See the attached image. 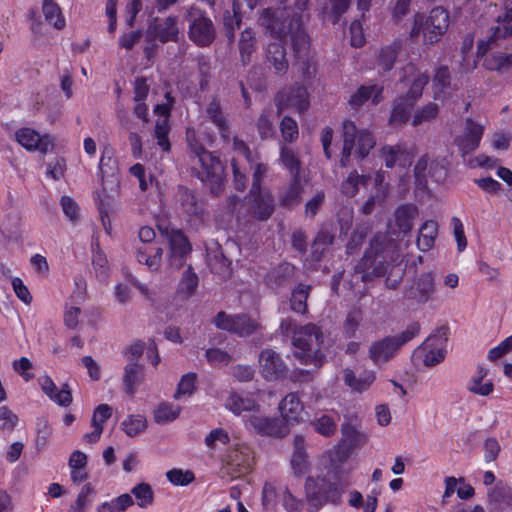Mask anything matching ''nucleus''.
<instances>
[{
	"instance_id": "obj_18",
	"label": "nucleus",
	"mask_w": 512,
	"mask_h": 512,
	"mask_svg": "<svg viewBox=\"0 0 512 512\" xmlns=\"http://www.w3.org/2000/svg\"><path fill=\"white\" fill-rule=\"evenodd\" d=\"M280 419L286 425L298 424L302 420L304 404L296 392L288 393L279 403Z\"/></svg>"
},
{
	"instance_id": "obj_37",
	"label": "nucleus",
	"mask_w": 512,
	"mask_h": 512,
	"mask_svg": "<svg viewBox=\"0 0 512 512\" xmlns=\"http://www.w3.org/2000/svg\"><path fill=\"white\" fill-rule=\"evenodd\" d=\"M302 194V186L300 177H292L290 184L285 187L279 196L281 206L292 207L300 202Z\"/></svg>"
},
{
	"instance_id": "obj_13",
	"label": "nucleus",
	"mask_w": 512,
	"mask_h": 512,
	"mask_svg": "<svg viewBox=\"0 0 512 512\" xmlns=\"http://www.w3.org/2000/svg\"><path fill=\"white\" fill-rule=\"evenodd\" d=\"M259 373L266 381H279L286 377L288 367L273 349H264L258 357Z\"/></svg>"
},
{
	"instance_id": "obj_35",
	"label": "nucleus",
	"mask_w": 512,
	"mask_h": 512,
	"mask_svg": "<svg viewBox=\"0 0 512 512\" xmlns=\"http://www.w3.org/2000/svg\"><path fill=\"white\" fill-rule=\"evenodd\" d=\"M177 202L182 211L190 217H197L202 213V204L196 199L192 192L185 188L178 190Z\"/></svg>"
},
{
	"instance_id": "obj_39",
	"label": "nucleus",
	"mask_w": 512,
	"mask_h": 512,
	"mask_svg": "<svg viewBox=\"0 0 512 512\" xmlns=\"http://www.w3.org/2000/svg\"><path fill=\"white\" fill-rule=\"evenodd\" d=\"M42 12L45 20L53 25L57 30L65 27L66 21L62 14L61 8L53 0H44L42 4Z\"/></svg>"
},
{
	"instance_id": "obj_8",
	"label": "nucleus",
	"mask_w": 512,
	"mask_h": 512,
	"mask_svg": "<svg viewBox=\"0 0 512 512\" xmlns=\"http://www.w3.org/2000/svg\"><path fill=\"white\" fill-rule=\"evenodd\" d=\"M420 331V324L413 322L400 334L383 338L374 342L369 349V357L376 365L387 363L398 349L414 338Z\"/></svg>"
},
{
	"instance_id": "obj_24",
	"label": "nucleus",
	"mask_w": 512,
	"mask_h": 512,
	"mask_svg": "<svg viewBox=\"0 0 512 512\" xmlns=\"http://www.w3.org/2000/svg\"><path fill=\"white\" fill-rule=\"evenodd\" d=\"M381 157L387 168L396 166L405 168L412 164L413 154L401 145L384 146L381 149Z\"/></svg>"
},
{
	"instance_id": "obj_26",
	"label": "nucleus",
	"mask_w": 512,
	"mask_h": 512,
	"mask_svg": "<svg viewBox=\"0 0 512 512\" xmlns=\"http://www.w3.org/2000/svg\"><path fill=\"white\" fill-rule=\"evenodd\" d=\"M123 389L128 395H134L144 382V367L137 362H128L124 367Z\"/></svg>"
},
{
	"instance_id": "obj_57",
	"label": "nucleus",
	"mask_w": 512,
	"mask_h": 512,
	"mask_svg": "<svg viewBox=\"0 0 512 512\" xmlns=\"http://www.w3.org/2000/svg\"><path fill=\"white\" fill-rule=\"evenodd\" d=\"M512 36V9L506 8L502 18H499L497 26L494 28L491 40H497Z\"/></svg>"
},
{
	"instance_id": "obj_64",
	"label": "nucleus",
	"mask_w": 512,
	"mask_h": 512,
	"mask_svg": "<svg viewBox=\"0 0 512 512\" xmlns=\"http://www.w3.org/2000/svg\"><path fill=\"white\" fill-rule=\"evenodd\" d=\"M239 315H228L225 312H219L214 318V324L217 328L235 333L236 323Z\"/></svg>"
},
{
	"instance_id": "obj_33",
	"label": "nucleus",
	"mask_w": 512,
	"mask_h": 512,
	"mask_svg": "<svg viewBox=\"0 0 512 512\" xmlns=\"http://www.w3.org/2000/svg\"><path fill=\"white\" fill-rule=\"evenodd\" d=\"M438 235V224L434 220L425 221L418 232L416 245L422 252L429 251L433 248L436 237Z\"/></svg>"
},
{
	"instance_id": "obj_40",
	"label": "nucleus",
	"mask_w": 512,
	"mask_h": 512,
	"mask_svg": "<svg viewBox=\"0 0 512 512\" xmlns=\"http://www.w3.org/2000/svg\"><path fill=\"white\" fill-rule=\"evenodd\" d=\"M483 67L490 71H506L512 67V53H491L485 57Z\"/></svg>"
},
{
	"instance_id": "obj_14",
	"label": "nucleus",
	"mask_w": 512,
	"mask_h": 512,
	"mask_svg": "<svg viewBox=\"0 0 512 512\" xmlns=\"http://www.w3.org/2000/svg\"><path fill=\"white\" fill-rule=\"evenodd\" d=\"M233 149L237 154L231 162L233 185L236 190L243 191L247 185L246 163L251 162L252 155L246 144L237 138L233 139Z\"/></svg>"
},
{
	"instance_id": "obj_61",
	"label": "nucleus",
	"mask_w": 512,
	"mask_h": 512,
	"mask_svg": "<svg viewBox=\"0 0 512 512\" xmlns=\"http://www.w3.org/2000/svg\"><path fill=\"white\" fill-rule=\"evenodd\" d=\"M82 311L79 307L74 305H65L63 321L64 325L71 330H75L80 325V317Z\"/></svg>"
},
{
	"instance_id": "obj_25",
	"label": "nucleus",
	"mask_w": 512,
	"mask_h": 512,
	"mask_svg": "<svg viewBox=\"0 0 512 512\" xmlns=\"http://www.w3.org/2000/svg\"><path fill=\"white\" fill-rule=\"evenodd\" d=\"M226 408L237 416H242L246 421L247 417L257 412L260 405L251 398H245L237 393H231L226 400Z\"/></svg>"
},
{
	"instance_id": "obj_59",
	"label": "nucleus",
	"mask_w": 512,
	"mask_h": 512,
	"mask_svg": "<svg viewBox=\"0 0 512 512\" xmlns=\"http://www.w3.org/2000/svg\"><path fill=\"white\" fill-rule=\"evenodd\" d=\"M247 166H249V169L252 171V185L250 190L255 193L257 190L263 189L261 187V181L268 172V166L262 162L255 161L253 157L250 163H246V167Z\"/></svg>"
},
{
	"instance_id": "obj_32",
	"label": "nucleus",
	"mask_w": 512,
	"mask_h": 512,
	"mask_svg": "<svg viewBox=\"0 0 512 512\" xmlns=\"http://www.w3.org/2000/svg\"><path fill=\"white\" fill-rule=\"evenodd\" d=\"M277 42H272L266 49L267 61L273 66L276 73H285L288 69V61L286 52L281 39Z\"/></svg>"
},
{
	"instance_id": "obj_23",
	"label": "nucleus",
	"mask_w": 512,
	"mask_h": 512,
	"mask_svg": "<svg viewBox=\"0 0 512 512\" xmlns=\"http://www.w3.org/2000/svg\"><path fill=\"white\" fill-rule=\"evenodd\" d=\"M489 369L483 365H478L475 372L469 379L466 389L479 396H489L494 391V384L488 379Z\"/></svg>"
},
{
	"instance_id": "obj_3",
	"label": "nucleus",
	"mask_w": 512,
	"mask_h": 512,
	"mask_svg": "<svg viewBox=\"0 0 512 512\" xmlns=\"http://www.w3.org/2000/svg\"><path fill=\"white\" fill-rule=\"evenodd\" d=\"M279 330L285 336L292 333V345L295 348L293 355L302 364H321L323 354L320 346L323 335L319 327L312 323L298 326L292 318L288 317L281 320Z\"/></svg>"
},
{
	"instance_id": "obj_45",
	"label": "nucleus",
	"mask_w": 512,
	"mask_h": 512,
	"mask_svg": "<svg viewBox=\"0 0 512 512\" xmlns=\"http://www.w3.org/2000/svg\"><path fill=\"white\" fill-rule=\"evenodd\" d=\"M92 265L96 276L104 281L108 278L109 264L105 253L101 250L99 243L92 244Z\"/></svg>"
},
{
	"instance_id": "obj_5",
	"label": "nucleus",
	"mask_w": 512,
	"mask_h": 512,
	"mask_svg": "<svg viewBox=\"0 0 512 512\" xmlns=\"http://www.w3.org/2000/svg\"><path fill=\"white\" fill-rule=\"evenodd\" d=\"M450 26L449 12L443 7L433 8L428 15L416 13L413 16L409 38L418 42L421 38L423 45L431 46L438 43Z\"/></svg>"
},
{
	"instance_id": "obj_4",
	"label": "nucleus",
	"mask_w": 512,
	"mask_h": 512,
	"mask_svg": "<svg viewBox=\"0 0 512 512\" xmlns=\"http://www.w3.org/2000/svg\"><path fill=\"white\" fill-rule=\"evenodd\" d=\"M428 81V74L418 69L414 64H408L404 67L401 84L407 90L394 102L389 119L392 125H401L410 119L411 110L421 98L423 89L428 84Z\"/></svg>"
},
{
	"instance_id": "obj_41",
	"label": "nucleus",
	"mask_w": 512,
	"mask_h": 512,
	"mask_svg": "<svg viewBox=\"0 0 512 512\" xmlns=\"http://www.w3.org/2000/svg\"><path fill=\"white\" fill-rule=\"evenodd\" d=\"M439 106L434 102H429L414 111L411 118V125L414 127L432 122L439 115Z\"/></svg>"
},
{
	"instance_id": "obj_51",
	"label": "nucleus",
	"mask_w": 512,
	"mask_h": 512,
	"mask_svg": "<svg viewBox=\"0 0 512 512\" xmlns=\"http://www.w3.org/2000/svg\"><path fill=\"white\" fill-rule=\"evenodd\" d=\"M309 290L310 287L305 285H299L293 290L290 299V306L294 312L304 314L307 311L306 301L309 295Z\"/></svg>"
},
{
	"instance_id": "obj_44",
	"label": "nucleus",
	"mask_w": 512,
	"mask_h": 512,
	"mask_svg": "<svg viewBox=\"0 0 512 512\" xmlns=\"http://www.w3.org/2000/svg\"><path fill=\"white\" fill-rule=\"evenodd\" d=\"M450 84L451 76L449 69L445 66L439 67L433 78L434 98L436 100H442Z\"/></svg>"
},
{
	"instance_id": "obj_52",
	"label": "nucleus",
	"mask_w": 512,
	"mask_h": 512,
	"mask_svg": "<svg viewBox=\"0 0 512 512\" xmlns=\"http://www.w3.org/2000/svg\"><path fill=\"white\" fill-rule=\"evenodd\" d=\"M488 498L491 504L499 508L510 506L512 503V491L507 486L497 485L489 491Z\"/></svg>"
},
{
	"instance_id": "obj_7",
	"label": "nucleus",
	"mask_w": 512,
	"mask_h": 512,
	"mask_svg": "<svg viewBox=\"0 0 512 512\" xmlns=\"http://www.w3.org/2000/svg\"><path fill=\"white\" fill-rule=\"evenodd\" d=\"M376 140L367 130H358L351 120L343 122V151L341 165L346 166L349 157L354 155L357 159H364L375 147Z\"/></svg>"
},
{
	"instance_id": "obj_21",
	"label": "nucleus",
	"mask_w": 512,
	"mask_h": 512,
	"mask_svg": "<svg viewBox=\"0 0 512 512\" xmlns=\"http://www.w3.org/2000/svg\"><path fill=\"white\" fill-rule=\"evenodd\" d=\"M179 33L180 28L177 23V18L172 16L163 20H155L148 28L149 36L162 43L177 41Z\"/></svg>"
},
{
	"instance_id": "obj_63",
	"label": "nucleus",
	"mask_w": 512,
	"mask_h": 512,
	"mask_svg": "<svg viewBox=\"0 0 512 512\" xmlns=\"http://www.w3.org/2000/svg\"><path fill=\"white\" fill-rule=\"evenodd\" d=\"M230 440L228 433L222 428L212 430L205 438L208 448H217L219 445H226Z\"/></svg>"
},
{
	"instance_id": "obj_46",
	"label": "nucleus",
	"mask_w": 512,
	"mask_h": 512,
	"mask_svg": "<svg viewBox=\"0 0 512 512\" xmlns=\"http://www.w3.org/2000/svg\"><path fill=\"white\" fill-rule=\"evenodd\" d=\"M312 427L318 434L331 437L337 431V419L328 414H321L312 421Z\"/></svg>"
},
{
	"instance_id": "obj_60",
	"label": "nucleus",
	"mask_w": 512,
	"mask_h": 512,
	"mask_svg": "<svg viewBox=\"0 0 512 512\" xmlns=\"http://www.w3.org/2000/svg\"><path fill=\"white\" fill-rule=\"evenodd\" d=\"M280 131L284 141L288 143L296 141L299 135L297 122L289 116H285L281 120Z\"/></svg>"
},
{
	"instance_id": "obj_50",
	"label": "nucleus",
	"mask_w": 512,
	"mask_h": 512,
	"mask_svg": "<svg viewBox=\"0 0 512 512\" xmlns=\"http://www.w3.org/2000/svg\"><path fill=\"white\" fill-rule=\"evenodd\" d=\"M180 407L170 403H161L154 411V419L159 424L172 422L178 418Z\"/></svg>"
},
{
	"instance_id": "obj_16",
	"label": "nucleus",
	"mask_w": 512,
	"mask_h": 512,
	"mask_svg": "<svg viewBox=\"0 0 512 512\" xmlns=\"http://www.w3.org/2000/svg\"><path fill=\"white\" fill-rule=\"evenodd\" d=\"M249 210L254 218L267 220L274 212V199L269 189H260L255 193L250 190Z\"/></svg>"
},
{
	"instance_id": "obj_38",
	"label": "nucleus",
	"mask_w": 512,
	"mask_h": 512,
	"mask_svg": "<svg viewBox=\"0 0 512 512\" xmlns=\"http://www.w3.org/2000/svg\"><path fill=\"white\" fill-rule=\"evenodd\" d=\"M162 252L160 247L138 248L136 253L137 261L146 265L149 270L157 271L161 266Z\"/></svg>"
},
{
	"instance_id": "obj_27",
	"label": "nucleus",
	"mask_w": 512,
	"mask_h": 512,
	"mask_svg": "<svg viewBox=\"0 0 512 512\" xmlns=\"http://www.w3.org/2000/svg\"><path fill=\"white\" fill-rule=\"evenodd\" d=\"M375 379L376 375L372 370H365L359 376L349 368L343 371V381L353 392L362 393L368 390Z\"/></svg>"
},
{
	"instance_id": "obj_9",
	"label": "nucleus",
	"mask_w": 512,
	"mask_h": 512,
	"mask_svg": "<svg viewBox=\"0 0 512 512\" xmlns=\"http://www.w3.org/2000/svg\"><path fill=\"white\" fill-rule=\"evenodd\" d=\"M435 291L434 277L429 273H424L405 286L403 298L410 305H425L433 299Z\"/></svg>"
},
{
	"instance_id": "obj_29",
	"label": "nucleus",
	"mask_w": 512,
	"mask_h": 512,
	"mask_svg": "<svg viewBox=\"0 0 512 512\" xmlns=\"http://www.w3.org/2000/svg\"><path fill=\"white\" fill-rule=\"evenodd\" d=\"M115 151L111 146H105L101 153V158L99 161V170L102 177V187L103 192H106V182H110L113 186H117V180H105V177L111 176L113 177L117 167L116 160L114 159Z\"/></svg>"
},
{
	"instance_id": "obj_17",
	"label": "nucleus",
	"mask_w": 512,
	"mask_h": 512,
	"mask_svg": "<svg viewBox=\"0 0 512 512\" xmlns=\"http://www.w3.org/2000/svg\"><path fill=\"white\" fill-rule=\"evenodd\" d=\"M166 99V103L157 104L154 108V113L158 116L155 123L154 135L157 138L158 145L163 151L170 149L168 134L170 131L169 116L171 98L168 93L166 94Z\"/></svg>"
},
{
	"instance_id": "obj_43",
	"label": "nucleus",
	"mask_w": 512,
	"mask_h": 512,
	"mask_svg": "<svg viewBox=\"0 0 512 512\" xmlns=\"http://www.w3.org/2000/svg\"><path fill=\"white\" fill-rule=\"evenodd\" d=\"M207 116L212 120V122L219 128V131L223 138L228 137V126L222 112V107L218 99H212L207 108H206Z\"/></svg>"
},
{
	"instance_id": "obj_1",
	"label": "nucleus",
	"mask_w": 512,
	"mask_h": 512,
	"mask_svg": "<svg viewBox=\"0 0 512 512\" xmlns=\"http://www.w3.org/2000/svg\"><path fill=\"white\" fill-rule=\"evenodd\" d=\"M346 457L338 448L330 450L323 456V461H328L327 477L312 478L306 480L305 490L307 500L315 506H321L325 502L337 504L343 493L350 485L348 476L352 468L344 466Z\"/></svg>"
},
{
	"instance_id": "obj_30",
	"label": "nucleus",
	"mask_w": 512,
	"mask_h": 512,
	"mask_svg": "<svg viewBox=\"0 0 512 512\" xmlns=\"http://www.w3.org/2000/svg\"><path fill=\"white\" fill-rule=\"evenodd\" d=\"M39 384L42 391L58 405L68 406L72 402L70 391L66 388H62L59 391H56L57 387L49 376L40 377Z\"/></svg>"
},
{
	"instance_id": "obj_53",
	"label": "nucleus",
	"mask_w": 512,
	"mask_h": 512,
	"mask_svg": "<svg viewBox=\"0 0 512 512\" xmlns=\"http://www.w3.org/2000/svg\"><path fill=\"white\" fill-rule=\"evenodd\" d=\"M197 286H198V277L189 268L183 273V276L179 283L178 293L184 299H187L195 293Z\"/></svg>"
},
{
	"instance_id": "obj_6",
	"label": "nucleus",
	"mask_w": 512,
	"mask_h": 512,
	"mask_svg": "<svg viewBox=\"0 0 512 512\" xmlns=\"http://www.w3.org/2000/svg\"><path fill=\"white\" fill-rule=\"evenodd\" d=\"M187 140L191 150L193 169L197 177L207 186L213 194L222 190L224 168L220 160L214 157L201 145L194 142L192 135L188 132Z\"/></svg>"
},
{
	"instance_id": "obj_31",
	"label": "nucleus",
	"mask_w": 512,
	"mask_h": 512,
	"mask_svg": "<svg viewBox=\"0 0 512 512\" xmlns=\"http://www.w3.org/2000/svg\"><path fill=\"white\" fill-rule=\"evenodd\" d=\"M291 467L295 475H303L308 471L309 461L305 450V440L302 436L294 437V450L291 457Z\"/></svg>"
},
{
	"instance_id": "obj_42",
	"label": "nucleus",
	"mask_w": 512,
	"mask_h": 512,
	"mask_svg": "<svg viewBox=\"0 0 512 512\" xmlns=\"http://www.w3.org/2000/svg\"><path fill=\"white\" fill-rule=\"evenodd\" d=\"M275 113L272 107L264 108L257 120V130L262 139L271 138L275 134Z\"/></svg>"
},
{
	"instance_id": "obj_34",
	"label": "nucleus",
	"mask_w": 512,
	"mask_h": 512,
	"mask_svg": "<svg viewBox=\"0 0 512 512\" xmlns=\"http://www.w3.org/2000/svg\"><path fill=\"white\" fill-rule=\"evenodd\" d=\"M395 223L403 233L409 232L413 227V221L418 216V209L415 205L406 204L398 207L395 211Z\"/></svg>"
},
{
	"instance_id": "obj_28",
	"label": "nucleus",
	"mask_w": 512,
	"mask_h": 512,
	"mask_svg": "<svg viewBox=\"0 0 512 512\" xmlns=\"http://www.w3.org/2000/svg\"><path fill=\"white\" fill-rule=\"evenodd\" d=\"M373 104H378L383 100V87L376 84L362 85L351 96L350 104L358 107L363 105L368 100Z\"/></svg>"
},
{
	"instance_id": "obj_11",
	"label": "nucleus",
	"mask_w": 512,
	"mask_h": 512,
	"mask_svg": "<svg viewBox=\"0 0 512 512\" xmlns=\"http://www.w3.org/2000/svg\"><path fill=\"white\" fill-rule=\"evenodd\" d=\"M246 427L258 434L281 438L286 436L290 427L277 417H269L260 413V409L246 419Z\"/></svg>"
},
{
	"instance_id": "obj_62",
	"label": "nucleus",
	"mask_w": 512,
	"mask_h": 512,
	"mask_svg": "<svg viewBox=\"0 0 512 512\" xmlns=\"http://www.w3.org/2000/svg\"><path fill=\"white\" fill-rule=\"evenodd\" d=\"M196 374L187 373L182 376L177 391L174 395L176 399H180L184 396H190L195 390Z\"/></svg>"
},
{
	"instance_id": "obj_10",
	"label": "nucleus",
	"mask_w": 512,
	"mask_h": 512,
	"mask_svg": "<svg viewBox=\"0 0 512 512\" xmlns=\"http://www.w3.org/2000/svg\"><path fill=\"white\" fill-rule=\"evenodd\" d=\"M275 104L278 114L283 113L287 109L294 110L301 114L310 106L307 89L299 84L282 89L275 97Z\"/></svg>"
},
{
	"instance_id": "obj_56",
	"label": "nucleus",
	"mask_w": 512,
	"mask_h": 512,
	"mask_svg": "<svg viewBox=\"0 0 512 512\" xmlns=\"http://www.w3.org/2000/svg\"><path fill=\"white\" fill-rule=\"evenodd\" d=\"M94 494V488L91 484H85L77 495L76 500L68 509V512H85L91 503V496Z\"/></svg>"
},
{
	"instance_id": "obj_49",
	"label": "nucleus",
	"mask_w": 512,
	"mask_h": 512,
	"mask_svg": "<svg viewBox=\"0 0 512 512\" xmlns=\"http://www.w3.org/2000/svg\"><path fill=\"white\" fill-rule=\"evenodd\" d=\"M399 49L400 46L397 43L383 47L378 55V66L384 71L391 70L396 61Z\"/></svg>"
},
{
	"instance_id": "obj_58",
	"label": "nucleus",
	"mask_w": 512,
	"mask_h": 512,
	"mask_svg": "<svg viewBox=\"0 0 512 512\" xmlns=\"http://www.w3.org/2000/svg\"><path fill=\"white\" fill-rule=\"evenodd\" d=\"M261 329L260 322L246 314L239 315L236 323L235 334L239 336H249Z\"/></svg>"
},
{
	"instance_id": "obj_22",
	"label": "nucleus",
	"mask_w": 512,
	"mask_h": 512,
	"mask_svg": "<svg viewBox=\"0 0 512 512\" xmlns=\"http://www.w3.org/2000/svg\"><path fill=\"white\" fill-rule=\"evenodd\" d=\"M484 127L472 120L466 121L463 135L456 139V144L463 156L470 154L479 147Z\"/></svg>"
},
{
	"instance_id": "obj_19",
	"label": "nucleus",
	"mask_w": 512,
	"mask_h": 512,
	"mask_svg": "<svg viewBox=\"0 0 512 512\" xmlns=\"http://www.w3.org/2000/svg\"><path fill=\"white\" fill-rule=\"evenodd\" d=\"M16 141L28 151H40L45 154L49 150L52 142L47 135L40 136L38 132L31 128H21L15 133Z\"/></svg>"
},
{
	"instance_id": "obj_36",
	"label": "nucleus",
	"mask_w": 512,
	"mask_h": 512,
	"mask_svg": "<svg viewBox=\"0 0 512 512\" xmlns=\"http://www.w3.org/2000/svg\"><path fill=\"white\" fill-rule=\"evenodd\" d=\"M257 48L255 33L251 29H245L239 39V52L243 64H248L252 60V55Z\"/></svg>"
},
{
	"instance_id": "obj_2",
	"label": "nucleus",
	"mask_w": 512,
	"mask_h": 512,
	"mask_svg": "<svg viewBox=\"0 0 512 512\" xmlns=\"http://www.w3.org/2000/svg\"><path fill=\"white\" fill-rule=\"evenodd\" d=\"M259 24L276 39L290 35L295 56L305 59L309 51V38L301 27V16L292 13L290 8L277 9L275 12L265 9L260 17Z\"/></svg>"
},
{
	"instance_id": "obj_48",
	"label": "nucleus",
	"mask_w": 512,
	"mask_h": 512,
	"mask_svg": "<svg viewBox=\"0 0 512 512\" xmlns=\"http://www.w3.org/2000/svg\"><path fill=\"white\" fill-rule=\"evenodd\" d=\"M369 177L359 175L356 170L352 171L341 185L342 193L347 197H354L360 186L366 185Z\"/></svg>"
},
{
	"instance_id": "obj_54",
	"label": "nucleus",
	"mask_w": 512,
	"mask_h": 512,
	"mask_svg": "<svg viewBox=\"0 0 512 512\" xmlns=\"http://www.w3.org/2000/svg\"><path fill=\"white\" fill-rule=\"evenodd\" d=\"M280 160L283 166L290 171L291 177H300V161L290 148L281 147Z\"/></svg>"
},
{
	"instance_id": "obj_47",
	"label": "nucleus",
	"mask_w": 512,
	"mask_h": 512,
	"mask_svg": "<svg viewBox=\"0 0 512 512\" xmlns=\"http://www.w3.org/2000/svg\"><path fill=\"white\" fill-rule=\"evenodd\" d=\"M131 496H134L136 504L140 508H147L153 504L154 492L152 487L145 482L135 485L131 489Z\"/></svg>"
},
{
	"instance_id": "obj_55",
	"label": "nucleus",
	"mask_w": 512,
	"mask_h": 512,
	"mask_svg": "<svg viewBox=\"0 0 512 512\" xmlns=\"http://www.w3.org/2000/svg\"><path fill=\"white\" fill-rule=\"evenodd\" d=\"M121 425L126 435L134 437L146 429L147 421L143 415H130Z\"/></svg>"
},
{
	"instance_id": "obj_12",
	"label": "nucleus",
	"mask_w": 512,
	"mask_h": 512,
	"mask_svg": "<svg viewBox=\"0 0 512 512\" xmlns=\"http://www.w3.org/2000/svg\"><path fill=\"white\" fill-rule=\"evenodd\" d=\"M188 34L198 46H208L215 38L214 25L201 11L192 9L189 12Z\"/></svg>"
},
{
	"instance_id": "obj_20",
	"label": "nucleus",
	"mask_w": 512,
	"mask_h": 512,
	"mask_svg": "<svg viewBox=\"0 0 512 512\" xmlns=\"http://www.w3.org/2000/svg\"><path fill=\"white\" fill-rule=\"evenodd\" d=\"M252 462L250 449L245 446H238L227 455L226 468L234 477H239L251 470Z\"/></svg>"
},
{
	"instance_id": "obj_15",
	"label": "nucleus",
	"mask_w": 512,
	"mask_h": 512,
	"mask_svg": "<svg viewBox=\"0 0 512 512\" xmlns=\"http://www.w3.org/2000/svg\"><path fill=\"white\" fill-rule=\"evenodd\" d=\"M167 237L169 241V266L172 269H180L184 264L186 255L191 250L190 244L184 234L179 230L167 232Z\"/></svg>"
}]
</instances>
